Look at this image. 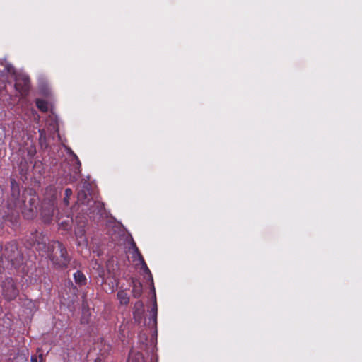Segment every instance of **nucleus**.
<instances>
[{
  "mask_svg": "<svg viewBox=\"0 0 362 362\" xmlns=\"http://www.w3.org/2000/svg\"><path fill=\"white\" fill-rule=\"evenodd\" d=\"M143 308H144V304H143L142 301L139 300L135 303L134 311L133 313L134 317L135 319L141 317V315L142 314V312H143Z\"/></svg>",
  "mask_w": 362,
  "mask_h": 362,
  "instance_id": "16",
  "label": "nucleus"
},
{
  "mask_svg": "<svg viewBox=\"0 0 362 362\" xmlns=\"http://www.w3.org/2000/svg\"><path fill=\"white\" fill-rule=\"evenodd\" d=\"M75 283L79 286H83L87 284V278L86 275L80 270L76 271L74 275Z\"/></svg>",
  "mask_w": 362,
  "mask_h": 362,
  "instance_id": "11",
  "label": "nucleus"
},
{
  "mask_svg": "<svg viewBox=\"0 0 362 362\" xmlns=\"http://www.w3.org/2000/svg\"><path fill=\"white\" fill-rule=\"evenodd\" d=\"M75 235L78 246H86L88 245V238L86 235V230L83 226H78L75 229Z\"/></svg>",
  "mask_w": 362,
  "mask_h": 362,
  "instance_id": "9",
  "label": "nucleus"
},
{
  "mask_svg": "<svg viewBox=\"0 0 362 362\" xmlns=\"http://www.w3.org/2000/svg\"><path fill=\"white\" fill-rule=\"evenodd\" d=\"M54 215V207L53 206H49L48 207H43L40 211V216L42 221L45 223H49L52 220Z\"/></svg>",
  "mask_w": 362,
  "mask_h": 362,
  "instance_id": "10",
  "label": "nucleus"
},
{
  "mask_svg": "<svg viewBox=\"0 0 362 362\" xmlns=\"http://www.w3.org/2000/svg\"><path fill=\"white\" fill-rule=\"evenodd\" d=\"M132 295L135 298H139L142 295V284L139 281L132 280Z\"/></svg>",
  "mask_w": 362,
  "mask_h": 362,
  "instance_id": "12",
  "label": "nucleus"
},
{
  "mask_svg": "<svg viewBox=\"0 0 362 362\" xmlns=\"http://www.w3.org/2000/svg\"><path fill=\"white\" fill-rule=\"evenodd\" d=\"M2 255L13 267H18L23 259V255L14 240L4 245Z\"/></svg>",
  "mask_w": 362,
  "mask_h": 362,
  "instance_id": "5",
  "label": "nucleus"
},
{
  "mask_svg": "<svg viewBox=\"0 0 362 362\" xmlns=\"http://www.w3.org/2000/svg\"><path fill=\"white\" fill-rule=\"evenodd\" d=\"M23 197L22 209L23 216L25 219H33L36 216L37 213L39 198L35 194H30L29 197H27L25 194H23Z\"/></svg>",
  "mask_w": 362,
  "mask_h": 362,
  "instance_id": "6",
  "label": "nucleus"
},
{
  "mask_svg": "<svg viewBox=\"0 0 362 362\" xmlns=\"http://www.w3.org/2000/svg\"><path fill=\"white\" fill-rule=\"evenodd\" d=\"M49 241L48 238L42 232L35 230L32 233L26 240V245L35 247L37 251L48 254L52 249L55 248L56 240Z\"/></svg>",
  "mask_w": 362,
  "mask_h": 362,
  "instance_id": "4",
  "label": "nucleus"
},
{
  "mask_svg": "<svg viewBox=\"0 0 362 362\" xmlns=\"http://www.w3.org/2000/svg\"><path fill=\"white\" fill-rule=\"evenodd\" d=\"M39 133H40L39 140H40V144L41 146L42 147L45 145V146L47 147V145L45 144L46 136H45V130L40 129Z\"/></svg>",
  "mask_w": 362,
  "mask_h": 362,
  "instance_id": "22",
  "label": "nucleus"
},
{
  "mask_svg": "<svg viewBox=\"0 0 362 362\" xmlns=\"http://www.w3.org/2000/svg\"><path fill=\"white\" fill-rule=\"evenodd\" d=\"M37 352L40 353L39 355L38 356L33 355L31 356L30 361L31 362H38V358H39V362H45V359L43 356V354L41 353V349L38 348L37 350Z\"/></svg>",
  "mask_w": 362,
  "mask_h": 362,
  "instance_id": "18",
  "label": "nucleus"
},
{
  "mask_svg": "<svg viewBox=\"0 0 362 362\" xmlns=\"http://www.w3.org/2000/svg\"><path fill=\"white\" fill-rule=\"evenodd\" d=\"M55 243V248L47 254L49 260L56 269H65L68 267L71 257L69 255L66 247L59 241Z\"/></svg>",
  "mask_w": 362,
  "mask_h": 362,
  "instance_id": "2",
  "label": "nucleus"
},
{
  "mask_svg": "<svg viewBox=\"0 0 362 362\" xmlns=\"http://www.w3.org/2000/svg\"><path fill=\"white\" fill-rule=\"evenodd\" d=\"M151 313H152V320L153 321V323L155 325H156L157 324V313H158V309H157V303H156V300L154 302V304H153V307L151 309Z\"/></svg>",
  "mask_w": 362,
  "mask_h": 362,
  "instance_id": "21",
  "label": "nucleus"
},
{
  "mask_svg": "<svg viewBox=\"0 0 362 362\" xmlns=\"http://www.w3.org/2000/svg\"><path fill=\"white\" fill-rule=\"evenodd\" d=\"M141 269H143V271H144V272L145 274L150 275L151 277L152 278V275H151V271L148 269V266H147L146 262H144V264H142V266H141Z\"/></svg>",
  "mask_w": 362,
  "mask_h": 362,
  "instance_id": "24",
  "label": "nucleus"
},
{
  "mask_svg": "<svg viewBox=\"0 0 362 362\" xmlns=\"http://www.w3.org/2000/svg\"><path fill=\"white\" fill-rule=\"evenodd\" d=\"M3 250H4V247L2 246V245L0 244V274L4 270V267L2 265V262H3L2 253H3Z\"/></svg>",
  "mask_w": 362,
  "mask_h": 362,
  "instance_id": "23",
  "label": "nucleus"
},
{
  "mask_svg": "<svg viewBox=\"0 0 362 362\" xmlns=\"http://www.w3.org/2000/svg\"><path fill=\"white\" fill-rule=\"evenodd\" d=\"M35 104L41 112H47L48 111V103L46 100L37 98L35 100Z\"/></svg>",
  "mask_w": 362,
  "mask_h": 362,
  "instance_id": "17",
  "label": "nucleus"
},
{
  "mask_svg": "<svg viewBox=\"0 0 362 362\" xmlns=\"http://www.w3.org/2000/svg\"><path fill=\"white\" fill-rule=\"evenodd\" d=\"M132 247H133V249L134 250V253L137 255L138 259H139L141 264V265L144 264V262H145V260H144L141 253L140 252L139 248L137 247L136 243L134 241L132 242Z\"/></svg>",
  "mask_w": 362,
  "mask_h": 362,
  "instance_id": "20",
  "label": "nucleus"
},
{
  "mask_svg": "<svg viewBox=\"0 0 362 362\" xmlns=\"http://www.w3.org/2000/svg\"><path fill=\"white\" fill-rule=\"evenodd\" d=\"M20 189L14 180L11 182V195L6 206H0V228L6 224L16 229L18 226Z\"/></svg>",
  "mask_w": 362,
  "mask_h": 362,
  "instance_id": "1",
  "label": "nucleus"
},
{
  "mask_svg": "<svg viewBox=\"0 0 362 362\" xmlns=\"http://www.w3.org/2000/svg\"><path fill=\"white\" fill-rule=\"evenodd\" d=\"M25 150L27 152V156H26V157L24 158V159L26 161L31 162L32 160L33 159L34 156L36 154V148H35V146L34 145L31 144L30 146H26L23 149V151H25Z\"/></svg>",
  "mask_w": 362,
  "mask_h": 362,
  "instance_id": "14",
  "label": "nucleus"
},
{
  "mask_svg": "<svg viewBox=\"0 0 362 362\" xmlns=\"http://www.w3.org/2000/svg\"><path fill=\"white\" fill-rule=\"evenodd\" d=\"M77 203L86 206L88 215L91 214H101L103 209L102 202L93 199L91 189L88 185H84L77 194Z\"/></svg>",
  "mask_w": 362,
  "mask_h": 362,
  "instance_id": "3",
  "label": "nucleus"
},
{
  "mask_svg": "<svg viewBox=\"0 0 362 362\" xmlns=\"http://www.w3.org/2000/svg\"><path fill=\"white\" fill-rule=\"evenodd\" d=\"M1 288L2 296L8 301L15 300L18 296L19 291L11 277H7L1 282Z\"/></svg>",
  "mask_w": 362,
  "mask_h": 362,
  "instance_id": "7",
  "label": "nucleus"
},
{
  "mask_svg": "<svg viewBox=\"0 0 362 362\" xmlns=\"http://www.w3.org/2000/svg\"><path fill=\"white\" fill-rule=\"evenodd\" d=\"M73 192L70 188H66L64 191V197L63 199V203L65 206H69V199L72 196Z\"/></svg>",
  "mask_w": 362,
  "mask_h": 362,
  "instance_id": "19",
  "label": "nucleus"
},
{
  "mask_svg": "<svg viewBox=\"0 0 362 362\" xmlns=\"http://www.w3.org/2000/svg\"><path fill=\"white\" fill-rule=\"evenodd\" d=\"M117 296L122 305H127L129 303V297L125 291H124V290L119 291L117 292Z\"/></svg>",
  "mask_w": 362,
  "mask_h": 362,
  "instance_id": "15",
  "label": "nucleus"
},
{
  "mask_svg": "<svg viewBox=\"0 0 362 362\" xmlns=\"http://www.w3.org/2000/svg\"><path fill=\"white\" fill-rule=\"evenodd\" d=\"M104 358H104L103 355L102 354V355H101V356H97V357L94 359V361H95V362H102V361L104 360Z\"/></svg>",
  "mask_w": 362,
  "mask_h": 362,
  "instance_id": "25",
  "label": "nucleus"
},
{
  "mask_svg": "<svg viewBox=\"0 0 362 362\" xmlns=\"http://www.w3.org/2000/svg\"><path fill=\"white\" fill-rule=\"evenodd\" d=\"M15 89L20 93L22 98H25L30 91V80L25 74H18L15 78Z\"/></svg>",
  "mask_w": 362,
  "mask_h": 362,
  "instance_id": "8",
  "label": "nucleus"
},
{
  "mask_svg": "<svg viewBox=\"0 0 362 362\" xmlns=\"http://www.w3.org/2000/svg\"><path fill=\"white\" fill-rule=\"evenodd\" d=\"M127 362H145L144 355L141 352L130 351Z\"/></svg>",
  "mask_w": 362,
  "mask_h": 362,
  "instance_id": "13",
  "label": "nucleus"
}]
</instances>
